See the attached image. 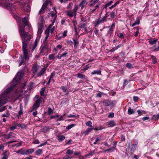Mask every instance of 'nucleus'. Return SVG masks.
I'll return each instance as SVG.
<instances>
[{
	"label": "nucleus",
	"instance_id": "cd10ccee",
	"mask_svg": "<svg viewBox=\"0 0 159 159\" xmlns=\"http://www.w3.org/2000/svg\"><path fill=\"white\" fill-rule=\"evenodd\" d=\"M157 41V39H151L149 41V43L152 45H153L155 44Z\"/></svg>",
	"mask_w": 159,
	"mask_h": 159
},
{
	"label": "nucleus",
	"instance_id": "b1692460",
	"mask_svg": "<svg viewBox=\"0 0 159 159\" xmlns=\"http://www.w3.org/2000/svg\"><path fill=\"white\" fill-rule=\"evenodd\" d=\"M61 89L64 92H66L65 94L66 95L68 94L69 93V92L67 91V88L66 86H61Z\"/></svg>",
	"mask_w": 159,
	"mask_h": 159
},
{
	"label": "nucleus",
	"instance_id": "13d9d810",
	"mask_svg": "<svg viewBox=\"0 0 159 159\" xmlns=\"http://www.w3.org/2000/svg\"><path fill=\"white\" fill-rule=\"evenodd\" d=\"M137 31L136 32L135 34H134V36L135 37H137L138 36V34L139 33V28L138 27H137Z\"/></svg>",
	"mask_w": 159,
	"mask_h": 159
},
{
	"label": "nucleus",
	"instance_id": "680f3d73",
	"mask_svg": "<svg viewBox=\"0 0 159 159\" xmlns=\"http://www.w3.org/2000/svg\"><path fill=\"white\" fill-rule=\"evenodd\" d=\"M67 117L68 118H73L75 117L76 116L75 115H73L72 114H70L69 115H67Z\"/></svg>",
	"mask_w": 159,
	"mask_h": 159
},
{
	"label": "nucleus",
	"instance_id": "c85d7f7f",
	"mask_svg": "<svg viewBox=\"0 0 159 159\" xmlns=\"http://www.w3.org/2000/svg\"><path fill=\"white\" fill-rule=\"evenodd\" d=\"M139 18H137V20H136V21L132 25V26L134 27L135 25H139Z\"/></svg>",
	"mask_w": 159,
	"mask_h": 159
},
{
	"label": "nucleus",
	"instance_id": "393cba45",
	"mask_svg": "<svg viewBox=\"0 0 159 159\" xmlns=\"http://www.w3.org/2000/svg\"><path fill=\"white\" fill-rule=\"evenodd\" d=\"M86 0L82 1L80 4V6L82 8H83L84 6L86 5Z\"/></svg>",
	"mask_w": 159,
	"mask_h": 159
},
{
	"label": "nucleus",
	"instance_id": "0e129e2a",
	"mask_svg": "<svg viewBox=\"0 0 159 159\" xmlns=\"http://www.w3.org/2000/svg\"><path fill=\"white\" fill-rule=\"evenodd\" d=\"M26 125L24 124H21V128L23 129H25L26 128Z\"/></svg>",
	"mask_w": 159,
	"mask_h": 159
},
{
	"label": "nucleus",
	"instance_id": "a19ab883",
	"mask_svg": "<svg viewBox=\"0 0 159 159\" xmlns=\"http://www.w3.org/2000/svg\"><path fill=\"white\" fill-rule=\"evenodd\" d=\"M110 15L111 16V17L112 18H114L116 16L115 12L113 11L111 12L110 13Z\"/></svg>",
	"mask_w": 159,
	"mask_h": 159
},
{
	"label": "nucleus",
	"instance_id": "f257e3e1",
	"mask_svg": "<svg viewBox=\"0 0 159 159\" xmlns=\"http://www.w3.org/2000/svg\"><path fill=\"white\" fill-rule=\"evenodd\" d=\"M23 23L24 25H21L19 27V32L21 38L22 43H23V50L25 56L28 54L26 47L29 44L30 39L31 38V36L28 34V32L25 31V28L27 26L28 29L30 28V26L29 24L28 20L26 17L22 18Z\"/></svg>",
	"mask_w": 159,
	"mask_h": 159
},
{
	"label": "nucleus",
	"instance_id": "c9c22d12",
	"mask_svg": "<svg viewBox=\"0 0 159 159\" xmlns=\"http://www.w3.org/2000/svg\"><path fill=\"white\" fill-rule=\"evenodd\" d=\"M48 113L49 115L52 114L53 112V110L50 107H49L48 110Z\"/></svg>",
	"mask_w": 159,
	"mask_h": 159
},
{
	"label": "nucleus",
	"instance_id": "a211bd4d",
	"mask_svg": "<svg viewBox=\"0 0 159 159\" xmlns=\"http://www.w3.org/2000/svg\"><path fill=\"white\" fill-rule=\"evenodd\" d=\"M57 137L58 140L59 142L62 141L65 139V137L63 135H58Z\"/></svg>",
	"mask_w": 159,
	"mask_h": 159
},
{
	"label": "nucleus",
	"instance_id": "a18cd8bd",
	"mask_svg": "<svg viewBox=\"0 0 159 159\" xmlns=\"http://www.w3.org/2000/svg\"><path fill=\"white\" fill-rule=\"evenodd\" d=\"M75 125L73 124H71L70 125H68L66 129H70L71 128H72V127H73L75 126Z\"/></svg>",
	"mask_w": 159,
	"mask_h": 159
},
{
	"label": "nucleus",
	"instance_id": "864d4df0",
	"mask_svg": "<svg viewBox=\"0 0 159 159\" xmlns=\"http://www.w3.org/2000/svg\"><path fill=\"white\" fill-rule=\"evenodd\" d=\"M72 5V3H71V2H70L69 3V4L68 6H67V9H68L69 10H70L71 9V5Z\"/></svg>",
	"mask_w": 159,
	"mask_h": 159
},
{
	"label": "nucleus",
	"instance_id": "dca6fc26",
	"mask_svg": "<svg viewBox=\"0 0 159 159\" xmlns=\"http://www.w3.org/2000/svg\"><path fill=\"white\" fill-rule=\"evenodd\" d=\"M107 21V20L105 19V18H104L103 17L101 19H98L96 21V22L97 25H98L101 23H102L104 22L105 21Z\"/></svg>",
	"mask_w": 159,
	"mask_h": 159
},
{
	"label": "nucleus",
	"instance_id": "49530a36",
	"mask_svg": "<svg viewBox=\"0 0 159 159\" xmlns=\"http://www.w3.org/2000/svg\"><path fill=\"white\" fill-rule=\"evenodd\" d=\"M72 157L71 156L66 155L63 158V159H71Z\"/></svg>",
	"mask_w": 159,
	"mask_h": 159
},
{
	"label": "nucleus",
	"instance_id": "2eb2a0df",
	"mask_svg": "<svg viewBox=\"0 0 159 159\" xmlns=\"http://www.w3.org/2000/svg\"><path fill=\"white\" fill-rule=\"evenodd\" d=\"M34 148L27 149L25 150V155H28L31 154L34 152Z\"/></svg>",
	"mask_w": 159,
	"mask_h": 159
},
{
	"label": "nucleus",
	"instance_id": "0eeeda50",
	"mask_svg": "<svg viewBox=\"0 0 159 159\" xmlns=\"http://www.w3.org/2000/svg\"><path fill=\"white\" fill-rule=\"evenodd\" d=\"M43 100V98H40L37 100L34 104L32 107V109L31 111H33L34 110H36V109L38 108L40 105V104L41 103Z\"/></svg>",
	"mask_w": 159,
	"mask_h": 159
},
{
	"label": "nucleus",
	"instance_id": "f3484780",
	"mask_svg": "<svg viewBox=\"0 0 159 159\" xmlns=\"http://www.w3.org/2000/svg\"><path fill=\"white\" fill-rule=\"evenodd\" d=\"M107 124L109 127H112L116 125V124L114 120H111L107 122Z\"/></svg>",
	"mask_w": 159,
	"mask_h": 159
},
{
	"label": "nucleus",
	"instance_id": "e2e57ef3",
	"mask_svg": "<svg viewBox=\"0 0 159 159\" xmlns=\"http://www.w3.org/2000/svg\"><path fill=\"white\" fill-rule=\"evenodd\" d=\"M95 153V152H94V151L91 152H90L89 154H87L86 155V156H92Z\"/></svg>",
	"mask_w": 159,
	"mask_h": 159
},
{
	"label": "nucleus",
	"instance_id": "bb28decb",
	"mask_svg": "<svg viewBox=\"0 0 159 159\" xmlns=\"http://www.w3.org/2000/svg\"><path fill=\"white\" fill-rule=\"evenodd\" d=\"M113 2V1H111L107 3L104 6V8H107V7H108L110 6Z\"/></svg>",
	"mask_w": 159,
	"mask_h": 159
},
{
	"label": "nucleus",
	"instance_id": "412c9836",
	"mask_svg": "<svg viewBox=\"0 0 159 159\" xmlns=\"http://www.w3.org/2000/svg\"><path fill=\"white\" fill-rule=\"evenodd\" d=\"M93 129L91 128H89L86 131L83 132L82 133V134L83 135H87Z\"/></svg>",
	"mask_w": 159,
	"mask_h": 159
},
{
	"label": "nucleus",
	"instance_id": "f8f14e48",
	"mask_svg": "<svg viewBox=\"0 0 159 159\" xmlns=\"http://www.w3.org/2000/svg\"><path fill=\"white\" fill-rule=\"evenodd\" d=\"M49 48L47 45H45L42 48L40 51L39 53L40 54H43L47 52L48 51Z\"/></svg>",
	"mask_w": 159,
	"mask_h": 159
},
{
	"label": "nucleus",
	"instance_id": "69168bd1",
	"mask_svg": "<svg viewBox=\"0 0 159 159\" xmlns=\"http://www.w3.org/2000/svg\"><path fill=\"white\" fill-rule=\"evenodd\" d=\"M55 76V72H52L50 77V79H52V78H53V77Z\"/></svg>",
	"mask_w": 159,
	"mask_h": 159
},
{
	"label": "nucleus",
	"instance_id": "c03bdc74",
	"mask_svg": "<svg viewBox=\"0 0 159 159\" xmlns=\"http://www.w3.org/2000/svg\"><path fill=\"white\" fill-rule=\"evenodd\" d=\"M115 23H114L112 24L109 30V32L113 30V28L115 27Z\"/></svg>",
	"mask_w": 159,
	"mask_h": 159
},
{
	"label": "nucleus",
	"instance_id": "3c124183",
	"mask_svg": "<svg viewBox=\"0 0 159 159\" xmlns=\"http://www.w3.org/2000/svg\"><path fill=\"white\" fill-rule=\"evenodd\" d=\"M73 153V150L69 149L67 151L66 154H72Z\"/></svg>",
	"mask_w": 159,
	"mask_h": 159
},
{
	"label": "nucleus",
	"instance_id": "7c9ffc66",
	"mask_svg": "<svg viewBox=\"0 0 159 159\" xmlns=\"http://www.w3.org/2000/svg\"><path fill=\"white\" fill-rule=\"evenodd\" d=\"M37 43H38L37 41L36 40L34 42V45L32 47V51L33 52L34 51V50L35 49V48L36 47V46H37Z\"/></svg>",
	"mask_w": 159,
	"mask_h": 159
},
{
	"label": "nucleus",
	"instance_id": "39448f33",
	"mask_svg": "<svg viewBox=\"0 0 159 159\" xmlns=\"http://www.w3.org/2000/svg\"><path fill=\"white\" fill-rule=\"evenodd\" d=\"M56 20V17H55L53 20H52V24L49 25L47 29V30L45 31V33H48L49 34V33L50 32L51 34H52L55 28L54 26H53L54 22Z\"/></svg>",
	"mask_w": 159,
	"mask_h": 159
},
{
	"label": "nucleus",
	"instance_id": "4468645a",
	"mask_svg": "<svg viewBox=\"0 0 159 159\" xmlns=\"http://www.w3.org/2000/svg\"><path fill=\"white\" fill-rule=\"evenodd\" d=\"M16 134L14 133L11 132L8 134H6L4 135L5 138L6 139L14 138L15 137Z\"/></svg>",
	"mask_w": 159,
	"mask_h": 159
},
{
	"label": "nucleus",
	"instance_id": "7ed1b4c3",
	"mask_svg": "<svg viewBox=\"0 0 159 159\" xmlns=\"http://www.w3.org/2000/svg\"><path fill=\"white\" fill-rule=\"evenodd\" d=\"M39 68L40 66L37 65H34L33 66L31 71L33 73V77L37 78L43 75L45 72V69L43 68L39 72Z\"/></svg>",
	"mask_w": 159,
	"mask_h": 159
},
{
	"label": "nucleus",
	"instance_id": "423d86ee",
	"mask_svg": "<svg viewBox=\"0 0 159 159\" xmlns=\"http://www.w3.org/2000/svg\"><path fill=\"white\" fill-rule=\"evenodd\" d=\"M78 10V6L77 5H75L74 6V8L73 9L72 11L71 10H68L67 11H66L67 15L70 17H73L74 16H75Z\"/></svg>",
	"mask_w": 159,
	"mask_h": 159
},
{
	"label": "nucleus",
	"instance_id": "603ef678",
	"mask_svg": "<svg viewBox=\"0 0 159 159\" xmlns=\"http://www.w3.org/2000/svg\"><path fill=\"white\" fill-rule=\"evenodd\" d=\"M126 66L129 68H132V66L131 64L129 63H128L126 65Z\"/></svg>",
	"mask_w": 159,
	"mask_h": 159
},
{
	"label": "nucleus",
	"instance_id": "5fc2aeb1",
	"mask_svg": "<svg viewBox=\"0 0 159 159\" xmlns=\"http://www.w3.org/2000/svg\"><path fill=\"white\" fill-rule=\"evenodd\" d=\"M121 44H120L117 45V46H115L113 48V49L114 50H117L118 48L121 47Z\"/></svg>",
	"mask_w": 159,
	"mask_h": 159
},
{
	"label": "nucleus",
	"instance_id": "6e6552de",
	"mask_svg": "<svg viewBox=\"0 0 159 159\" xmlns=\"http://www.w3.org/2000/svg\"><path fill=\"white\" fill-rule=\"evenodd\" d=\"M23 75V73L22 72H18L16 76L13 80L12 82L14 83L15 81L19 82L21 80Z\"/></svg>",
	"mask_w": 159,
	"mask_h": 159
},
{
	"label": "nucleus",
	"instance_id": "a878e982",
	"mask_svg": "<svg viewBox=\"0 0 159 159\" xmlns=\"http://www.w3.org/2000/svg\"><path fill=\"white\" fill-rule=\"evenodd\" d=\"M103 105L105 106H110V101L108 100H105L103 102Z\"/></svg>",
	"mask_w": 159,
	"mask_h": 159
},
{
	"label": "nucleus",
	"instance_id": "6ab92c4d",
	"mask_svg": "<svg viewBox=\"0 0 159 159\" xmlns=\"http://www.w3.org/2000/svg\"><path fill=\"white\" fill-rule=\"evenodd\" d=\"M135 111L134 109H132L131 107H129L128 110V114L129 115H131L134 114Z\"/></svg>",
	"mask_w": 159,
	"mask_h": 159
},
{
	"label": "nucleus",
	"instance_id": "4d7b16f0",
	"mask_svg": "<svg viewBox=\"0 0 159 159\" xmlns=\"http://www.w3.org/2000/svg\"><path fill=\"white\" fill-rule=\"evenodd\" d=\"M73 40L75 43V47H76V45L78 44V42L75 39H73Z\"/></svg>",
	"mask_w": 159,
	"mask_h": 159
},
{
	"label": "nucleus",
	"instance_id": "4c0bfd02",
	"mask_svg": "<svg viewBox=\"0 0 159 159\" xmlns=\"http://www.w3.org/2000/svg\"><path fill=\"white\" fill-rule=\"evenodd\" d=\"M110 106H113L115 105L116 102L115 101H110Z\"/></svg>",
	"mask_w": 159,
	"mask_h": 159
},
{
	"label": "nucleus",
	"instance_id": "9b49d317",
	"mask_svg": "<svg viewBox=\"0 0 159 159\" xmlns=\"http://www.w3.org/2000/svg\"><path fill=\"white\" fill-rule=\"evenodd\" d=\"M100 6V4L99 3H97L93 9L91 8L89 10V13L92 14L96 10L98 9V10Z\"/></svg>",
	"mask_w": 159,
	"mask_h": 159
},
{
	"label": "nucleus",
	"instance_id": "e433bc0d",
	"mask_svg": "<svg viewBox=\"0 0 159 159\" xmlns=\"http://www.w3.org/2000/svg\"><path fill=\"white\" fill-rule=\"evenodd\" d=\"M38 31L40 33H42L43 31L42 30V25L41 24L38 26Z\"/></svg>",
	"mask_w": 159,
	"mask_h": 159
},
{
	"label": "nucleus",
	"instance_id": "8fccbe9b",
	"mask_svg": "<svg viewBox=\"0 0 159 159\" xmlns=\"http://www.w3.org/2000/svg\"><path fill=\"white\" fill-rule=\"evenodd\" d=\"M109 118H112L114 117V113L113 112H111L108 115Z\"/></svg>",
	"mask_w": 159,
	"mask_h": 159
},
{
	"label": "nucleus",
	"instance_id": "052dcab7",
	"mask_svg": "<svg viewBox=\"0 0 159 159\" xmlns=\"http://www.w3.org/2000/svg\"><path fill=\"white\" fill-rule=\"evenodd\" d=\"M116 148L115 147H112L110 148H109L108 150L109 151H110L111 152H112Z\"/></svg>",
	"mask_w": 159,
	"mask_h": 159
},
{
	"label": "nucleus",
	"instance_id": "20e7f679",
	"mask_svg": "<svg viewBox=\"0 0 159 159\" xmlns=\"http://www.w3.org/2000/svg\"><path fill=\"white\" fill-rule=\"evenodd\" d=\"M6 6L7 9H9L11 11V14H12L14 16V18L18 22H19L21 20V18L18 16L16 15H14L13 12H15L16 11V8L15 7V6L11 3H7L6 4Z\"/></svg>",
	"mask_w": 159,
	"mask_h": 159
},
{
	"label": "nucleus",
	"instance_id": "774afa93",
	"mask_svg": "<svg viewBox=\"0 0 159 159\" xmlns=\"http://www.w3.org/2000/svg\"><path fill=\"white\" fill-rule=\"evenodd\" d=\"M149 118V117L148 116H146L143 117L142 120L143 121H145L148 120Z\"/></svg>",
	"mask_w": 159,
	"mask_h": 159
},
{
	"label": "nucleus",
	"instance_id": "37998d69",
	"mask_svg": "<svg viewBox=\"0 0 159 159\" xmlns=\"http://www.w3.org/2000/svg\"><path fill=\"white\" fill-rule=\"evenodd\" d=\"M103 94V93L100 92L96 94V97L101 98Z\"/></svg>",
	"mask_w": 159,
	"mask_h": 159
},
{
	"label": "nucleus",
	"instance_id": "bf43d9fd",
	"mask_svg": "<svg viewBox=\"0 0 159 159\" xmlns=\"http://www.w3.org/2000/svg\"><path fill=\"white\" fill-rule=\"evenodd\" d=\"M138 99L139 98L138 97L135 96H134L133 98L134 101L135 102H137Z\"/></svg>",
	"mask_w": 159,
	"mask_h": 159
},
{
	"label": "nucleus",
	"instance_id": "4be33fe9",
	"mask_svg": "<svg viewBox=\"0 0 159 159\" xmlns=\"http://www.w3.org/2000/svg\"><path fill=\"white\" fill-rule=\"evenodd\" d=\"M101 71L100 70H94L92 72L91 74L93 75L95 74L101 75Z\"/></svg>",
	"mask_w": 159,
	"mask_h": 159
},
{
	"label": "nucleus",
	"instance_id": "ea45409f",
	"mask_svg": "<svg viewBox=\"0 0 159 159\" xmlns=\"http://www.w3.org/2000/svg\"><path fill=\"white\" fill-rule=\"evenodd\" d=\"M152 118L155 120H157L159 118V114L153 115Z\"/></svg>",
	"mask_w": 159,
	"mask_h": 159
},
{
	"label": "nucleus",
	"instance_id": "6e6d98bb",
	"mask_svg": "<svg viewBox=\"0 0 159 159\" xmlns=\"http://www.w3.org/2000/svg\"><path fill=\"white\" fill-rule=\"evenodd\" d=\"M66 115V114H64L63 115L61 116V117L59 118L57 120V121H61V120H63V117L64 116H65Z\"/></svg>",
	"mask_w": 159,
	"mask_h": 159
},
{
	"label": "nucleus",
	"instance_id": "f03ea898",
	"mask_svg": "<svg viewBox=\"0 0 159 159\" xmlns=\"http://www.w3.org/2000/svg\"><path fill=\"white\" fill-rule=\"evenodd\" d=\"M16 84L6 89L2 94L0 95V107L7 102V98L8 97L7 94L9 93L11 90L13 89Z\"/></svg>",
	"mask_w": 159,
	"mask_h": 159
},
{
	"label": "nucleus",
	"instance_id": "1a4fd4ad",
	"mask_svg": "<svg viewBox=\"0 0 159 159\" xmlns=\"http://www.w3.org/2000/svg\"><path fill=\"white\" fill-rule=\"evenodd\" d=\"M27 48V47H26V48ZM26 50L27 51V53H28V54L26 56L27 57L25 56V55H24L23 52V54L24 55L25 58H24V57H22V56H21V61L19 63V66H21V65H22V64H24L25 63V60H28L29 58V53L28 51L27 48H26ZM22 51H23V50H22Z\"/></svg>",
	"mask_w": 159,
	"mask_h": 159
},
{
	"label": "nucleus",
	"instance_id": "2f4dec72",
	"mask_svg": "<svg viewBox=\"0 0 159 159\" xmlns=\"http://www.w3.org/2000/svg\"><path fill=\"white\" fill-rule=\"evenodd\" d=\"M45 90V87H43L42 88L40 91V95L41 96H44V92Z\"/></svg>",
	"mask_w": 159,
	"mask_h": 159
},
{
	"label": "nucleus",
	"instance_id": "09e8293b",
	"mask_svg": "<svg viewBox=\"0 0 159 159\" xmlns=\"http://www.w3.org/2000/svg\"><path fill=\"white\" fill-rule=\"evenodd\" d=\"M10 116V114L8 112L6 114H2V116L3 117H9Z\"/></svg>",
	"mask_w": 159,
	"mask_h": 159
},
{
	"label": "nucleus",
	"instance_id": "58836bf2",
	"mask_svg": "<svg viewBox=\"0 0 159 159\" xmlns=\"http://www.w3.org/2000/svg\"><path fill=\"white\" fill-rule=\"evenodd\" d=\"M55 58V56L53 54L50 55L48 57V59L49 60H53Z\"/></svg>",
	"mask_w": 159,
	"mask_h": 159
},
{
	"label": "nucleus",
	"instance_id": "5701e85b",
	"mask_svg": "<svg viewBox=\"0 0 159 159\" xmlns=\"http://www.w3.org/2000/svg\"><path fill=\"white\" fill-rule=\"evenodd\" d=\"M77 78L82 79H85V76L81 73H79L77 75Z\"/></svg>",
	"mask_w": 159,
	"mask_h": 159
},
{
	"label": "nucleus",
	"instance_id": "338daca9",
	"mask_svg": "<svg viewBox=\"0 0 159 159\" xmlns=\"http://www.w3.org/2000/svg\"><path fill=\"white\" fill-rule=\"evenodd\" d=\"M67 53L68 52H65L62 54L61 55V57H66Z\"/></svg>",
	"mask_w": 159,
	"mask_h": 159
},
{
	"label": "nucleus",
	"instance_id": "aec40b11",
	"mask_svg": "<svg viewBox=\"0 0 159 159\" xmlns=\"http://www.w3.org/2000/svg\"><path fill=\"white\" fill-rule=\"evenodd\" d=\"M50 128L48 126L44 127L41 129V131L44 133H46L49 131Z\"/></svg>",
	"mask_w": 159,
	"mask_h": 159
},
{
	"label": "nucleus",
	"instance_id": "72a5a7b5",
	"mask_svg": "<svg viewBox=\"0 0 159 159\" xmlns=\"http://www.w3.org/2000/svg\"><path fill=\"white\" fill-rule=\"evenodd\" d=\"M20 110L18 112V114L20 115L22 114L23 113V108H22V107L21 106V104L20 105Z\"/></svg>",
	"mask_w": 159,
	"mask_h": 159
},
{
	"label": "nucleus",
	"instance_id": "c756f323",
	"mask_svg": "<svg viewBox=\"0 0 159 159\" xmlns=\"http://www.w3.org/2000/svg\"><path fill=\"white\" fill-rule=\"evenodd\" d=\"M42 152V150L41 149H38L36 151L35 153H36V155H41Z\"/></svg>",
	"mask_w": 159,
	"mask_h": 159
},
{
	"label": "nucleus",
	"instance_id": "9d476101",
	"mask_svg": "<svg viewBox=\"0 0 159 159\" xmlns=\"http://www.w3.org/2000/svg\"><path fill=\"white\" fill-rule=\"evenodd\" d=\"M49 2L47 1L43 3L41 9L39 11V14H43L45 11V9L46 8L47 5L48 4Z\"/></svg>",
	"mask_w": 159,
	"mask_h": 159
},
{
	"label": "nucleus",
	"instance_id": "473e14b6",
	"mask_svg": "<svg viewBox=\"0 0 159 159\" xmlns=\"http://www.w3.org/2000/svg\"><path fill=\"white\" fill-rule=\"evenodd\" d=\"M117 36L121 39H123L124 38V34L122 33H118L117 34Z\"/></svg>",
	"mask_w": 159,
	"mask_h": 159
},
{
	"label": "nucleus",
	"instance_id": "ddd939ff",
	"mask_svg": "<svg viewBox=\"0 0 159 159\" xmlns=\"http://www.w3.org/2000/svg\"><path fill=\"white\" fill-rule=\"evenodd\" d=\"M99 1V0H91L89 3V6L90 8H92L96 4L98 3Z\"/></svg>",
	"mask_w": 159,
	"mask_h": 159
},
{
	"label": "nucleus",
	"instance_id": "f704fd0d",
	"mask_svg": "<svg viewBox=\"0 0 159 159\" xmlns=\"http://www.w3.org/2000/svg\"><path fill=\"white\" fill-rule=\"evenodd\" d=\"M25 149H24L23 148H22L20 149V154L25 155Z\"/></svg>",
	"mask_w": 159,
	"mask_h": 159
},
{
	"label": "nucleus",
	"instance_id": "de8ad7c7",
	"mask_svg": "<svg viewBox=\"0 0 159 159\" xmlns=\"http://www.w3.org/2000/svg\"><path fill=\"white\" fill-rule=\"evenodd\" d=\"M92 124V122L90 121H89L86 123V125L88 126L91 127Z\"/></svg>",
	"mask_w": 159,
	"mask_h": 159
},
{
	"label": "nucleus",
	"instance_id": "79ce46f5",
	"mask_svg": "<svg viewBox=\"0 0 159 159\" xmlns=\"http://www.w3.org/2000/svg\"><path fill=\"white\" fill-rule=\"evenodd\" d=\"M101 138V136H98V137H97L96 138L95 141L97 142L98 143V142L100 141L102 139Z\"/></svg>",
	"mask_w": 159,
	"mask_h": 159
}]
</instances>
